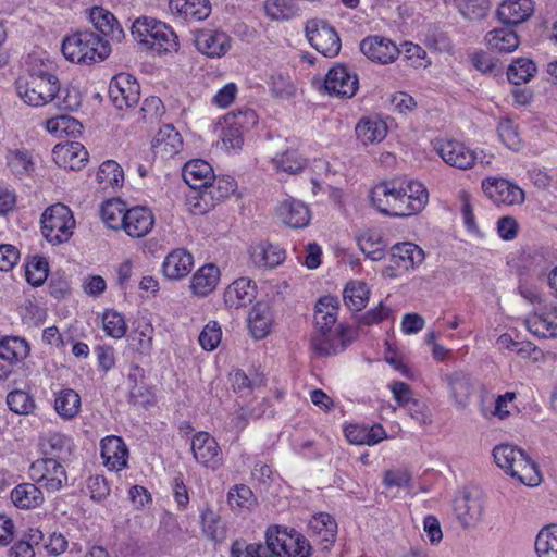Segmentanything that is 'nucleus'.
<instances>
[{
	"label": "nucleus",
	"instance_id": "nucleus-1",
	"mask_svg": "<svg viewBox=\"0 0 557 557\" xmlns=\"http://www.w3.org/2000/svg\"><path fill=\"white\" fill-rule=\"evenodd\" d=\"M50 67L48 60L34 58L26 74L16 79V91L24 102L40 107L53 100L60 90V84Z\"/></svg>",
	"mask_w": 557,
	"mask_h": 557
},
{
	"label": "nucleus",
	"instance_id": "nucleus-2",
	"mask_svg": "<svg viewBox=\"0 0 557 557\" xmlns=\"http://www.w3.org/2000/svg\"><path fill=\"white\" fill-rule=\"evenodd\" d=\"M493 457L499 468L521 483L535 486L541 482L537 465L523 449L509 444H500L494 447Z\"/></svg>",
	"mask_w": 557,
	"mask_h": 557
},
{
	"label": "nucleus",
	"instance_id": "nucleus-3",
	"mask_svg": "<svg viewBox=\"0 0 557 557\" xmlns=\"http://www.w3.org/2000/svg\"><path fill=\"white\" fill-rule=\"evenodd\" d=\"M258 122L256 112L250 108L232 111L224 116L221 129V141L225 149H240L244 144V133Z\"/></svg>",
	"mask_w": 557,
	"mask_h": 557
},
{
	"label": "nucleus",
	"instance_id": "nucleus-4",
	"mask_svg": "<svg viewBox=\"0 0 557 557\" xmlns=\"http://www.w3.org/2000/svg\"><path fill=\"white\" fill-rule=\"evenodd\" d=\"M72 62L76 58L78 64H92L103 61L111 53V46L108 40L100 38L92 32L84 30L72 34Z\"/></svg>",
	"mask_w": 557,
	"mask_h": 557
},
{
	"label": "nucleus",
	"instance_id": "nucleus-5",
	"mask_svg": "<svg viewBox=\"0 0 557 557\" xmlns=\"http://www.w3.org/2000/svg\"><path fill=\"white\" fill-rule=\"evenodd\" d=\"M306 35L310 45L324 57L334 58L339 53L342 47L339 36L325 21H308Z\"/></svg>",
	"mask_w": 557,
	"mask_h": 557
},
{
	"label": "nucleus",
	"instance_id": "nucleus-6",
	"mask_svg": "<svg viewBox=\"0 0 557 557\" xmlns=\"http://www.w3.org/2000/svg\"><path fill=\"white\" fill-rule=\"evenodd\" d=\"M70 209L62 203H55L46 209L41 216V233L46 239L55 245L70 239Z\"/></svg>",
	"mask_w": 557,
	"mask_h": 557
},
{
	"label": "nucleus",
	"instance_id": "nucleus-7",
	"mask_svg": "<svg viewBox=\"0 0 557 557\" xmlns=\"http://www.w3.org/2000/svg\"><path fill=\"white\" fill-rule=\"evenodd\" d=\"M432 145L446 164L460 170L471 169L479 159L474 150L456 139L437 138Z\"/></svg>",
	"mask_w": 557,
	"mask_h": 557
},
{
	"label": "nucleus",
	"instance_id": "nucleus-8",
	"mask_svg": "<svg viewBox=\"0 0 557 557\" xmlns=\"http://www.w3.org/2000/svg\"><path fill=\"white\" fill-rule=\"evenodd\" d=\"M139 97V85L131 74L120 73L111 79L109 98L116 109L124 110L136 106Z\"/></svg>",
	"mask_w": 557,
	"mask_h": 557
},
{
	"label": "nucleus",
	"instance_id": "nucleus-9",
	"mask_svg": "<svg viewBox=\"0 0 557 557\" xmlns=\"http://www.w3.org/2000/svg\"><path fill=\"white\" fill-rule=\"evenodd\" d=\"M399 178L383 182L376 185L371 191L372 205L383 214L395 216V213L405 211L399 199L401 184Z\"/></svg>",
	"mask_w": 557,
	"mask_h": 557
},
{
	"label": "nucleus",
	"instance_id": "nucleus-10",
	"mask_svg": "<svg viewBox=\"0 0 557 557\" xmlns=\"http://www.w3.org/2000/svg\"><path fill=\"white\" fill-rule=\"evenodd\" d=\"M324 87L330 95L351 98L356 95L359 87L358 76L346 65L338 64L327 72Z\"/></svg>",
	"mask_w": 557,
	"mask_h": 557
},
{
	"label": "nucleus",
	"instance_id": "nucleus-11",
	"mask_svg": "<svg viewBox=\"0 0 557 557\" xmlns=\"http://www.w3.org/2000/svg\"><path fill=\"white\" fill-rule=\"evenodd\" d=\"M236 182L231 176L215 177L209 183L207 189H201L200 200L193 203V213L202 214L213 206L214 200H221L232 195L236 189Z\"/></svg>",
	"mask_w": 557,
	"mask_h": 557
},
{
	"label": "nucleus",
	"instance_id": "nucleus-12",
	"mask_svg": "<svg viewBox=\"0 0 557 557\" xmlns=\"http://www.w3.org/2000/svg\"><path fill=\"white\" fill-rule=\"evenodd\" d=\"M213 174L212 166L201 159L190 160L183 166V180L196 194L188 197L191 206L195 201L200 200L201 189H207Z\"/></svg>",
	"mask_w": 557,
	"mask_h": 557
},
{
	"label": "nucleus",
	"instance_id": "nucleus-13",
	"mask_svg": "<svg viewBox=\"0 0 557 557\" xmlns=\"http://www.w3.org/2000/svg\"><path fill=\"white\" fill-rule=\"evenodd\" d=\"M360 50L369 60L380 64L393 63L400 53L395 42L377 35L363 38Z\"/></svg>",
	"mask_w": 557,
	"mask_h": 557
},
{
	"label": "nucleus",
	"instance_id": "nucleus-14",
	"mask_svg": "<svg viewBox=\"0 0 557 557\" xmlns=\"http://www.w3.org/2000/svg\"><path fill=\"white\" fill-rule=\"evenodd\" d=\"M482 188L496 205L512 206L521 203L524 199L523 190L504 178H487L483 181Z\"/></svg>",
	"mask_w": 557,
	"mask_h": 557
},
{
	"label": "nucleus",
	"instance_id": "nucleus-15",
	"mask_svg": "<svg viewBox=\"0 0 557 557\" xmlns=\"http://www.w3.org/2000/svg\"><path fill=\"white\" fill-rule=\"evenodd\" d=\"M400 184L398 201H401L407 210L395 213V216H409L420 212L429 200V193L424 185L413 180H401Z\"/></svg>",
	"mask_w": 557,
	"mask_h": 557
},
{
	"label": "nucleus",
	"instance_id": "nucleus-16",
	"mask_svg": "<svg viewBox=\"0 0 557 557\" xmlns=\"http://www.w3.org/2000/svg\"><path fill=\"white\" fill-rule=\"evenodd\" d=\"M191 451L195 459L205 467L216 469L221 465V448L215 438L207 432H199L193 437Z\"/></svg>",
	"mask_w": 557,
	"mask_h": 557
},
{
	"label": "nucleus",
	"instance_id": "nucleus-17",
	"mask_svg": "<svg viewBox=\"0 0 557 557\" xmlns=\"http://www.w3.org/2000/svg\"><path fill=\"white\" fill-rule=\"evenodd\" d=\"M195 45L197 50L202 54L210 58H220L228 51L231 39L224 32L201 29L195 35Z\"/></svg>",
	"mask_w": 557,
	"mask_h": 557
},
{
	"label": "nucleus",
	"instance_id": "nucleus-18",
	"mask_svg": "<svg viewBox=\"0 0 557 557\" xmlns=\"http://www.w3.org/2000/svg\"><path fill=\"white\" fill-rule=\"evenodd\" d=\"M85 13L94 27L103 36L116 42H121L124 39V29L110 11L102 7H94L86 9Z\"/></svg>",
	"mask_w": 557,
	"mask_h": 557
},
{
	"label": "nucleus",
	"instance_id": "nucleus-19",
	"mask_svg": "<svg viewBox=\"0 0 557 557\" xmlns=\"http://www.w3.org/2000/svg\"><path fill=\"white\" fill-rule=\"evenodd\" d=\"M534 10L533 0H504L497 9V16L503 24L517 26L527 22Z\"/></svg>",
	"mask_w": 557,
	"mask_h": 557
},
{
	"label": "nucleus",
	"instance_id": "nucleus-20",
	"mask_svg": "<svg viewBox=\"0 0 557 557\" xmlns=\"http://www.w3.org/2000/svg\"><path fill=\"white\" fill-rule=\"evenodd\" d=\"M123 231L131 237L146 236L154 225V216L146 207L127 208Z\"/></svg>",
	"mask_w": 557,
	"mask_h": 557
},
{
	"label": "nucleus",
	"instance_id": "nucleus-21",
	"mask_svg": "<svg viewBox=\"0 0 557 557\" xmlns=\"http://www.w3.org/2000/svg\"><path fill=\"white\" fill-rule=\"evenodd\" d=\"M276 215L286 225L301 228L308 225L311 215L309 208L294 198H286L276 208Z\"/></svg>",
	"mask_w": 557,
	"mask_h": 557
},
{
	"label": "nucleus",
	"instance_id": "nucleus-22",
	"mask_svg": "<svg viewBox=\"0 0 557 557\" xmlns=\"http://www.w3.org/2000/svg\"><path fill=\"white\" fill-rule=\"evenodd\" d=\"M100 446L103 463L109 470L120 471L127 466L128 449L121 437L107 436Z\"/></svg>",
	"mask_w": 557,
	"mask_h": 557
},
{
	"label": "nucleus",
	"instance_id": "nucleus-23",
	"mask_svg": "<svg viewBox=\"0 0 557 557\" xmlns=\"http://www.w3.org/2000/svg\"><path fill=\"white\" fill-rule=\"evenodd\" d=\"M454 510L463 528L474 527L482 517L483 505L479 497L463 493L454 502Z\"/></svg>",
	"mask_w": 557,
	"mask_h": 557
},
{
	"label": "nucleus",
	"instance_id": "nucleus-24",
	"mask_svg": "<svg viewBox=\"0 0 557 557\" xmlns=\"http://www.w3.org/2000/svg\"><path fill=\"white\" fill-rule=\"evenodd\" d=\"M41 469H44L45 472L37 480L44 482L48 491H59L63 484H66V470L55 458H46L32 465L33 472L40 471Z\"/></svg>",
	"mask_w": 557,
	"mask_h": 557
},
{
	"label": "nucleus",
	"instance_id": "nucleus-25",
	"mask_svg": "<svg viewBox=\"0 0 557 557\" xmlns=\"http://www.w3.org/2000/svg\"><path fill=\"white\" fill-rule=\"evenodd\" d=\"M256 284L248 277L235 280L224 292V301L231 308L246 307L256 298Z\"/></svg>",
	"mask_w": 557,
	"mask_h": 557
},
{
	"label": "nucleus",
	"instance_id": "nucleus-26",
	"mask_svg": "<svg viewBox=\"0 0 557 557\" xmlns=\"http://www.w3.org/2000/svg\"><path fill=\"white\" fill-rule=\"evenodd\" d=\"M170 10L173 14L187 22H200L211 13L209 0H170Z\"/></svg>",
	"mask_w": 557,
	"mask_h": 557
},
{
	"label": "nucleus",
	"instance_id": "nucleus-27",
	"mask_svg": "<svg viewBox=\"0 0 557 557\" xmlns=\"http://www.w3.org/2000/svg\"><path fill=\"white\" fill-rule=\"evenodd\" d=\"M252 263L262 269H273L280 265L286 258L283 248L271 243H259L252 245L249 249Z\"/></svg>",
	"mask_w": 557,
	"mask_h": 557
},
{
	"label": "nucleus",
	"instance_id": "nucleus-28",
	"mask_svg": "<svg viewBox=\"0 0 557 557\" xmlns=\"http://www.w3.org/2000/svg\"><path fill=\"white\" fill-rule=\"evenodd\" d=\"M194 265V258L185 249H175L164 259L162 271L170 280H181L189 274Z\"/></svg>",
	"mask_w": 557,
	"mask_h": 557
},
{
	"label": "nucleus",
	"instance_id": "nucleus-29",
	"mask_svg": "<svg viewBox=\"0 0 557 557\" xmlns=\"http://www.w3.org/2000/svg\"><path fill=\"white\" fill-rule=\"evenodd\" d=\"M182 137L171 124H165L160 127L154 136L151 146L156 154L161 157H172L176 154L182 147Z\"/></svg>",
	"mask_w": 557,
	"mask_h": 557
},
{
	"label": "nucleus",
	"instance_id": "nucleus-30",
	"mask_svg": "<svg viewBox=\"0 0 557 557\" xmlns=\"http://www.w3.org/2000/svg\"><path fill=\"white\" fill-rule=\"evenodd\" d=\"M391 260L395 267L409 270L423 262L424 251L413 243H398L392 247Z\"/></svg>",
	"mask_w": 557,
	"mask_h": 557
},
{
	"label": "nucleus",
	"instance_id": "nucleus-31",
	"mask_svg": "<svg viewBox=\"0 0 557 557\" xmlns=\"http://www.w3.org/2000/svg\"><path fill=\"white\" fill-rule=\"evenodd\" d=\"M485 42L488 49L499 53L513 52L520 45V37L510 27H500L487 32Z\"/></svg>",
	"mask_w": 557,
	"mask_h": 557
},
{
	"label": "nucleus",
	"instance_id": "nucleus-32",
	"mask_svg": "<svg viewBox=\"0 0 557 557\" xmlns=\"http://www.w3.org/2000/svg\"><path fill=\"white\" fill-rule=\"evenodd\" d=\"M528 329L541 337L557 335V307L547 306L541 314H534L527 320Z\"/></svg>",
	"mask_w": 557,
	"mask_h": 557
},
{
	"label": "nucleus",
	"instance_id": "nucleus-33",
	"mask_svg": "<svg viewBox=\"0 0 557 557\" xmlns=\"http://www.w3.org/2000/svg\"><path fill=\"white\" fill-rule=\"evenodd\" d=\"M248 326L256 339L264 338L271 331L272 313L270 306L265 302H257L248 315Z\"/></svg>",
	"mask_w": 557,
	"mask_h": 557
},
{
	"label": "nucleus",
	"instance_id": "nucleus-34",
	"mask_svg": "<svg viewBox=\"0 0 557 557\" xmlns=\"http://www.w3.org/2000/svg\"><path fill=\"white\" fill-rule=\"evenodd\" d=\"M357 138L363 144L381 143L387 135V125L379 117H363L356 125Z\"/></svg>",
	"mask_w": 557,
	"mask_h": 557
},
{
	"label": "nucleus",
	"instance_id": "nucleus-35",
	"mask_svg": "<svg viewBox=\"0 0 557 557\" xmlns=\"http://www.w3.org/2000/svg\"><path fill=\"white\" fill-rule=\"evenodd\" d=\"M219 277V268L214 264H206L194 274L190 288L193 293L198 296H208L215 289Z\"/></svg>",
	"mask_w": 557,
	"mask_h": 557
},
{
	"label": "nucleus",
	"instance_id": "nucleus-36",
	"mask_svg": "<svg viewBox=\"0 0 557 557\" xmlns=\"http://www.w3.org/2000/svg\"><path fill=\"white\" fill-rule=\"evenodd\" d=\"M127 206L117 198L104 201L100 209V216L104 225L113 231L123 230Z\"/></svg>",
	"mask_w": 557,
	"mask_h": 557
},
{
	"label": "nucleus",
	"instance_id": "nucleus-37",
	"mask_svg": "<svg viewBox=\"0 0 557 557\" xmlns=\"http://www.w3.org/2000/svg\"><path fill=\"white\" fill-rule=\"evenodd\" d=\"M311 346L319 356H331L344 350L346 344L342 332H319L311 339Z\"/></svg>",
	"mask_w": 557,
	"mask_h": 557
},
{
	"label": "nucleus",
	"instance_id": "nucleus-38",
	"mask_svg": "<svg viewBox=\"0 0 557 557\" xmlns=\"http://www.w3.org/2000/svg\"><path fill=\"white\" fill-rule=\"evenodd\" d=\"M11 499L21 509H32L41 505L44 496L35 484L23 483L13 488Z\"/></svg>",
	"mask_w": 557,
	"mask_h": 557
},
{
	"label": "nucleus",
	"instance_id": "nucleus-39",
	"mask_svg": "<svg viewBox=\"0 0 557 557\" xmlns=\"http://www.w3.org/2000/svg\"><path fill=\"white\" fill-rule=\"evenodd\" d=\"M370 297V289L361 281H351L346 284L343 292L344 304L351 311H361Z\"/></svg>",
	"mask_w": 557,
	"mask_h": 557
},
{
	"label": "nucleus",
	"instance_id": "nucleus-40",
	"mask_svg": "<svg viewBox=\"0 0 557 557\" xmlns=\"http://www.w3.org/2000/svg\"><path fill=\"white\" fill-rule=\"evenodd\" d=\"M269 86V90L275 99L288 100L293 98L296 94V86L290 77V75L286 72L275 71L267 81Z\"/></svg>",
	"mask_w": 557,
	"mask_h": 557
},
{
	"label": "nucleus",
	"instance_id": "nucleus-41",
	"mask_svg": "<svg viewBox=\"0 0 557 557\" xmlns=\"http://www.w3.org/2000/svg\"><path fill=\"white\" fill-rule=\"evenodd\" d=\"M97 181L102 189L122 187L124 182L123 169L116 161L107 160L99 166Z\"/></svg>",
	"mask_w": 557,
	"mask_h": 557
},
{
	"label": "nucleus",
	"instance_id": "nucleus-42",
	"mask_svg": "<svg viewBox=\"0 0 557 557\" xmlns=\"http://www.w3.org/2000/svg\"><path fill=\"white\" fill-rule=\"evenodd\" d=\"M227 503L234 511L250 510L256 506L257 498L248 485L238 484L230 488Z\"/></svg>",
	"mask_w": 557,
	"mask_h": 557
},
{
	"label": "nucleus",
	"instance_id": "nucleus-43",
	"mask_svg": "<svg viewBox=\"0 0 557 557\" xmlns=\"http://www.w3.org/2000/svg\"><path fill=\"white\" fill-rule=\"evenodd\" d=\"M28 351V344L23 338L8 336L0 341V358L9 363L25 358Z\"/></svg>",
	"mask_w": 557,
	"mask_h": 557
},
{
	"label": "nucleus",
	"instance_id": "nucleus-44",
	"mask_svg": "<svg viewBox=\"0 0 557 557\" xmlns=\"http://www.w3.org/2000/svg\"><path fill=\"white\" fill-rule=\"evenodd\" d=\"M446 381L449 385L451 396L458 405H465L470 395L472 394V385L469 376L461 372L456 371L446 375Z\"/></svg>",
	"mask_w": 557,
	"mask_h": 557
},
{
	"label": "nucleus",
	"instance_id": "nucleus-45",
	"mask_svg": "<svg viewBox=\"0 0 557 557\" xmlns=\"http://www.w3.org/2000/svg\"><path fill=\"white\" fill-rule=\"evenodd\" d=\"M535 552L539 557H557V525L545 527L539 532Z\"/></svg>",
	"mask_w": 557,
	"mask_h": 557
},
{
	"label": "nucleus",
	"instance_id": "nucleus-46",
	"mask_svg": "<svg viewBox=\"0 0 557 557\" xmlns=\"http://www.w3.org/2000/svg\"><path fill=\"white\" fill-rule=\"evenodd\" d=\"M360 250L372 261H380L385 257V244L379 233L367 232L358 238Z\"/></svg>",
	"mask_w": 557,
	"mask_h": 557
},
{
	"label": "nucleus",
	"instance_id": "nucleus-47",
	"mask_svg": "<svg viewBox=\"0 0 557 557\" xmlns=\"http://www.w3.org/2000/svg\"><path fill=\"white\" fill-rule=\"evenodd\" d=\"M535 63L527 58H519L512 61L507 70V77L513 85L528 83L535 74Z\"/></svg>",
	"mask_w": 557,
	"mask_h": 557
},
{
	"label": "nucleus",
	"instance_id": "nucleus-48",
	"mask_svg": "<svg viewBox=\"0 0 557 557\" xmlns=\"http://www.w3.org/2000/svg\"><path fill=\"white\" fill-rule=\"evenodd\" d=\"M153 34L154 38L150 46L159 53L178 50V37L165 23L158 25Z\"/></svg>",
	"mask_w": 557,
	"mask_h": 557
},
{
	"label": "nucleus",
	"instance_id": "nucleus-49",
	"mask_svg": "<svg viewBox=\"0 0 557 557\" xmlns=\"http://www.w3.org/2000/svg\"><path fill=\"white\" fill-rule=\"evenodd\" d=\"M310 529L324 542H334L337 533L335 519L326 512H320L310 520Z\"/></svg>",
	"mask_w": 557,
	"mask_h": 557
},
{
	"label": "nucleus",
	"instance_id": "nucleus-50",
	"mask_svg": "<svg viewBox=\"0 0 557 557\" xmlns=\"http://www.w3.org/2000/svg\"><path fill=\"white\" fill-rule=\"evenodd\" d=\"M273 163L277 171H282L288 174L300 173L305 168V160L296 150H287L281 154H277L273 159Z\"/></svg>",
	"mask_w": 557,
	"mask_h": 557
},
{
	"label": "nucleus",
	"instance_id": "nucleus-51",
	"mask_svg": "<svg viewBox=\"0 0 557 557\" xmlns=\"http://www.w3.org/2000/svg\"><path fill=\"white\" fill-rule=\"evenodd\" d=\"M163 22L150 18L147 16L138 17L132 25L131 32L135 39L140 42L150 45L154 38V29L158 25H162Z\"/></svg>",
	"mask_w": 557,
	"mask_h": 557
},
{
	"label": "nucleus",
	"instance_id": "nucleus-52",
	"mask_svg": "<svg viewBox=\"0 0 557 557\" xmlns=\"http://www.w3.org/2000/svg\"><path fill=\"white\" fill-rule=\"evenodd\" d=\"M48 262L42 257H33L25 267V277L33 286H40L48 277Z\"/></svg>",
	"mask_w": 557,
	"mask_h": 557
},
{
	"label": "nucleus",
	"instance_id": "nucleus-53",
	"mask_svg": "<svg viewBox=\"0 0 557 557\" xmlns=\"http://www.w3.org/2000/svg\"><path fill=\"white\" fill-rule=\"evenodd\" d=\"M103 330L113 338H122L127 330L124 317L114 310H106L102 315Z\"/></svg>",
	"mask_w": 557,
	"mask_h": 557
},
{
	"label": "nucleus",
	"instance_id": "nucleus-54",
	"mask_svg": "<svg viewBox=\"0 0 557 557\" xmlns=\"http://www.w3.org/2000/svg\"><path fill=\"white\" fill-rule=\"evenodd\" d=\"M288 536V533L281 531L277 527L269 528L265 533L267 552H270L272 557H283L286 553Z\"/></svg>",
	"mask_w": 557,
	"mask_h": 557
},
{
	"label": "nucleus",
	"instance_id": "nucleus-55",
	"mask_svg": "<svg viewBox=\"0 0 557 557\" xmlns=\"http://www.w3.org/2000/svg\"><path fill=\"white\" fill-rule=\"evenodd\" d=\"M7 404L11 411L17 414H28L35 407L29 394L24 391H13L7 396Z\"/></svg>",
	"mask_w": 557,
	"mask_h": 557
},
{
	"label": "nucleus",
	"instance_id": "nucleus-56",
	"mask_svg": "<svg viewBox=\"0 0 557 557\" xmlns=\"http://www.w3.org/2000/svg\"><path fill=\"white\" fill-rule=\"evenodd\" d=\"M222 338V330L216 321H210L207 323L199 335V344L200 346L207 350H214Z\"/></svg>",
	"mask_w": 557,
	"mask_h": 557
},
{
	"label": "nucleus",
	"instance_id": "nucleus-57",
	"mask_svg": "<svg viewBox=\"0 0 557 557\" xmlns=\"http://www.w3.org/2000/svg\"><path fill=\"white\" fill-rule=\"evenodd\" d=\"M499 139L511 150H519L521 139L516 125L510 120H503L497 127Z\"/></svg>",
	"mask_w": 557,
	"mask_h": 557
},
{
	"label": "nucleus",
	"instance_id": "nucleus-58",
	"mask_svg": "<svg viewBox=\"0 0 557 557\" xmlns=\"http://www.w3.org/2000/svg\"><path fill=\"white\" fill-rule=\"evenodd\" d=\"M141 119L145 122L154 123L164 114V106L159 97H148L140 108Z\"/></svg>",
	"mask_w": 557,
	"mask_h": 557
},
{
	"label": "nucleus",
	"instance_id": "nucleus-59",
	"mask_svg": "<svg viewBox=\"0 0 557 557\" xmlns=\"http://www.w3.org/2000/svg\"><path fill=\"white\" fill-rule=\"evenodd\" d=\"M286 540L287 547L284 557H308L310 555L311 547L304 536L289 534Z\"/></svg>",
	"mask_w": 557,
	"mask_h": 557
},
{
	"label": "nucleus",
	"instance_id": "nucleus-60",
	"mask_svg": "<svg viewBox=\"0 0 557 557\" xmlns=\"http://www.w3.org/2000/svg\"><path fill=\"white\" fill-rule=\"evenodd\" d=\"M231 382L234 392L244 396L249 395L256 385L261 384L262 379L258 377L257 380H251L250 377L247 376V374L244 371L235 370L231 374Z\"/></svg>",
	"mask_w": 557,
	"mask_h": 557
},
{
	"label": "nucleus",
	"instance_id": "nucleus-61",
	"mask_svg": "<svg viewBox=\"0 0 557 557\" xmlns=\"http://www.w3.org/2000/svg\"><path fill=\"white\" fill-rule=\"evenodd\" d=\"M490 2L487 0H467L460 8L461 14L468 20H481L487 15Z\"/></svg>",
	"mask_w": 557,
	"mask_h": 557
},
{
	"label": "nucleus",
	"instance_id": "nucleus-62",
	"mask_svg": "<svg viewBox=\"0 0 557 557\" xmlns=\"http://www.w3.org/2000/svg\"><path fill=\"white\" fill-rule=\"evenodd\" d=\"M9 165L16 174H27L33 171V160L27 151L15 150L12 152Z\"/></svg>",
	"mask_w": 557,
	"mask_h": 557
},
{
	"label": "nucleus",
	"instance_id": "nucleus-63",
	"mask_svg": "<svg viewBox=\"0 0 557 557\" xmlns=\"http://www.w3.org/2000/svg\"><path fill=\"white\" fill-rule=\"evenodd\" d=\"M46 129L58 137H62V134H67L70 129V115L67 108H64L60 114L47 120Z\"/></svg>",
	"mask_w": 557,
	"mask_h": 557
},
{
	"label": "nucleus",
	"instance_id": "nucleus-64",
	"mask_svg": "<svg viewBox=\"0 0 557 557\" xmlns=\"http://www.w3.org/2000/svg\"><path fill=\"white\" fill-rule=\"evenodd\" d=\"M411 474L406 469L387 470L384 474L383 483L386 487H409Z\"/></svg>",
	"mask_w": 557,
	"mask_h": 557
}]
</instances>
